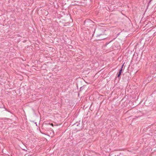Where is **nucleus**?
Instances as JSON below:
<instances>
[{"label":"nucleus","mask_w":156,"mask_h":156,"mask_svg":"<svg viewBox=\"0 0 156 156\" xmlns=\"http://www.w3.org/2000/svg\"><path fill=\"white\" fill-rule=\"evenodd\" d=\"M50 125H51V126H54V125H53V124L52 123H51L50 124Z\"/></svg>","instance_id":"nucleus-5"},{"label":"nucleus","mask_w":156,"mask_h":156,"mask_svg":"<svg viewBox=\"0 0 156 156\" xmlns=\"http://www.w3.org/2000/svg\"><path fill=\"white\" fill-rule=\"evenodd\" d=\"M23 150L24 151H27V150H25V149H23Z\"/></svg>","instance_id":"nucleus-9"},{"label":"nucleus","mask_w":156,"mask_h":156,"mask_svg":"<svg viewBox=\"0 0 156 156\" xmlns=\"http://www.w3.org/2000/svg\"><path fill=\"white\" fill-rule=\"evenodd\" d=\"M103 36V37H102L99 38V39H98L99 40H103V39H104L106 38L105 37V36H104V34H100L98 35L97 36V37H99V36Z\"/></svg>","instance_id":"nucleus-3"},{"label":"nucleus","mask_w":156,"mask_h":156,"mask_svg":"<svg viewBox=\"0 0 156 156\" xmlns=\"http://www.w3.org/2000/svg\"><path fill=\"white\" fill-rule=\"evenodd\" d=\"M124 63L122 65L121 68L119 70V72L117 74V77L119 79H120V76L122 72V71H123V68L124 66Z\"/></svg>","instance_id":"nucleus-2"},{"label":"nucleus","mask_w":156,"mask_h":156,"mask_svg":"<svg viewBox=\"0 0 156 156\" xmlns=\"http://www.w3.org/2000/svg\"><path fill=\"white\" fill-rule=\"evenodd\" d=\"M94 23L91 20L89 19H87L84 22L83 25L87 27V29L89 28H93L94 26L93 24Z\"/></svg>","instance_id":"nucleus-1"},{"label":"nucleus","mask_w":156,"mask_h":156,"mask_svg":"<svg viewBox=\"0 0 156 156\" xmlns=\"http://www.w3.org/2000/svg\"><path fill=\"white\" fill-rule=\"evenodd\" d=\"M80 121H79V122H76V123L75 124L77 126H78L79 125V124H80Z\"/></svg>","instance_id":"nucleus-4"},{"label":"nucleus","mask_w":156,"mask_h":156,"mask_svg":"<svg viewBox=\"0 0 156 156\" xmlns=\"http://www.w3.org/2000/svg\"><path fill=\"white\" fill-rule=\"evenodd\" d=\"M151 0H150L149 2L148 3V4H149L151 2Z\"/></svg>","instance_id":"nucleus-6"},{"label":"nucleus","mask_w":156,"mask_h":156,"mask_svg":"<svg viewBox=\"0 0 156 156\" xmlns=\"http://www.w3.org/2000/svg\"><path fill=\"white\" fill-rule=\"evenodd\" d=\"M82 88H83V87H81L80 88V90L82 89Z\"/></svg>","instance_id":"nucleus-7"},{"label":"nucleus","mask_w":156,"mask_h":156,"mask_svg":"<svg viewBox=\"0 0 156 156\" xmlns=\"http://www.w3.org/2000/svg\"><path fill=\"white\" fill-rule=\"evenodd\" d=\"M109 43H106V44H106L105 45L106 46Z\"/></svg>","instance_id":"nucleus-8"}]
</instances>
